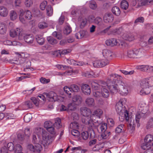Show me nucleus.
Masks as SVG:
<instances>
[{"label":"nucleus","instance_id":"nucleus-1","mask_svg":"<svg viewBox=\"0 0 153 153\" xmlns=\"http://www.w3.org/2000/svg\"><path fill=\"white\" fill-rule=\"evenodd\" d=\"M123 78L120 75L116 74H111L107 77L106 82L105 84L108 86L111 93H114L117 91L116 85L117 83H120Z\"/></svg>","mask_w":153,"mask_h":153},{"label":"nucleus","instance_id":"nucleus-2","mask_svg":"<svg viewBox=\"0 0 153 153\" xmlns=\"http://www.w3.org/2000/svg\"><path fill=\"white\" fill-rule=\"evenodd\" d=\"M145 52L143 48L138 49H135L134 50H130L128 52V56L130 58H139L143 56Z\"/></svg>","mask_w":153,"mask_h":153},{"label":"nucleus","instance_id":"nucleus-3","mask_svg":"<svg viewBox=\"0 0 153 153\" xmlns=\"http://www.w3.org/2000/svg\"><path fill=\"white\" fill-rule=\"evenodd\" d=\"M123 104L121 100H120L117 102L115 106L116 111L118 114L120 115L121 114V113H124V117L126 120H128V113L127 110H125V106L123 107Z\"/></svg>","mask_w":153,"mask_h":153},{"label":"nucleus","instance_id":"nucleus-4","mask_svg":"<svg viewBox=\"0 0 153 153\" xmlns=\"http://www.w3.org/2000/svg\"><path fill=\"white\" fill-rule=\"evenodd\" d=\"M141 117V115L140 113H137L135 116V122L134 119L133 118H129L128 117V120H126L128 121L129 126L128 128L130 127L132 130H134L135 126V123H137V127H139L140 126V124L139 123Z\"/></svg>","mask_w":153,"mask_h":153},{"label":"nucleus","instance_id":"nucleus-5","mask_svg":"<svg viewBox=\"0 0 153 153\" xmlns=\"http://www.w3.org/2000/svg\"><path fill=\"white\" fill-rule=\"evenodd\" d=\"M117 91L114 93L119 92L120 94L122 95H126L128 93V90L127 86L126 84L122 82V80L120 81V83H117L116 85Z\"/></svg>","mask_w":153,"mask_h":153},{"label":"nucleus","instance_id":"nucleus-6","mask_svg":"<svg viewBox=\"0 0 153 153\" xmlns=\"http://www.w3.org/2000/svg\"><path fill=\"white\" fill-rule=\"evenodd\" d=\"M90 139L94 138L95 137V134L94 131L92 128L90 129L88 131L82 132L81 134V137L83 139L86 140L89 137Z\"/></svg>","mask_w":153,"mask_h":153},{"label":"nucleus","instance_id":"nucleus-7","mask_svg":"<svg viewBox=\"0 0 153 153\" xmlns=\"http://www.w3.org/2000/svg\"><path fill=\"white\" fill-rule=\"evenodd\" d=\"M109 63V61L107 59H100L94 61L93 62L94 66L96 68H101L103 67Z\"/></svg>","mask_w":153,"mask_h":153},{"label":"nucleus","instance_id":"nucleus-8","mask_svg":"<svg viewBox=\"0 0 153 153\" xmlns=\"http://www.w3.org/2000/svg\"><path fill=\"white\" fill-rule=\"evenodd\" d=\"M24 39L25 42L28 44H32L33 42L34 37L31 34H22L21 36H20V39L22 40Z\"/></svg>","mask_w":153,"mask_h":153},{"label":"nucleus","instance_id":"nucleus-9","mask_svg":"<svg viewBox=\"0 0 153 153\" xmlns=\"http://www.w3.org/2000/svg\"><path fill=\"white\" fill-rule=\"evenodd\" d=\"M91 84L92 89L94 90L101 89L103 85H105V82L101 81L98 83L96 81H92L91 82Z\"/></svg>","mask_w":153,"mask_h":153},{"label":"nucleus","instance_id":"nucleus-10","mask_svg":"<svg viewBox=\"0 0 153 153\" xmlns=\"http://www.w3.org/2000/svg\"><path fill=\"white\" fill-rule=\"evenodd\" d=\"M136 68L142 71L150 72L153 71V67L148 65H140L137 66Z\"/></svg>","mask_w":153,"mask_h":153},{"label":"nucleus","instance_id":"nucleus-11","mask_svg":"<svg viewBox=\"0 0 153 153\" xmlns=\"http://www.w3.org/2000/svg\"><path fill=\"white\" fill-rule=\"evenodd\" d=\"M105 44L111 47L117 45L118 44L120 45L117 39L114 38H111L107 39L105 41Z\"/></svg>","mask_w":153,"mask_h":153},{"label":"nucleus","instance_id":"nucleus-12","mask_svg":"<svg viewBox=\"0 0 153 153\" xmlns=\"http://www.w3.org/2000/svg\"><path fill=\"white\" fill-rule=\"evenodd\" d=\"M82 98L79 95H76L73 96L72 98L73 103L76 105H79L82 102Z\"/></svg>","mask_w":153,"mask_h":153},{"label":"nucleus","instance_id":"nucleus-13","mask_svg":"<svg viewBox=\"0 0 153 153\" xmlns=\"http://www.w3.org/2000/svg\"><path fill=\"white\" fill-rule=\"evenodd\" d=\"M22 33L21 32V30L18 28L16 30H11L10 32V35L12 37H14L18 35L19 39H20V36H22Z\"/></svg>","mask_w":153,"mask_h":153},{"label":"nucleus","instance_id":"nucleus-14","mask_svg":"<svg viewBox=\"0 0 153 153\" xmlns=\"http://www.w3.org/2000/svg\"><path fill=\"white\" fill-rule=\"evenodd\" d=\"M45 94L52 101H56L58 99V97L56 94L53 91L51 92L48 93H45Z\"/></svg>","mask_w":153,"mask_h":153},{"label":"nucleus","instance_id":"nucleus-15","mask_svg":"<svg viewBox=\"0 0 153 153\" xmlns=\"http://www.w3.org/2000/svg\"><path fill=\"white\" fill-rule=\"evenodd\" d=\"M81 114L83 117L91 116V110L86 107H82L80 109Z\"/></svg>","mask_w":153,"mask_h":153},{"label":"nucleus","instance_id":"nucleus-16","mask_svg":"<svg viewBox=\"0 0 153 153\" xmlns=\"http://www.w3.org/2000/svg\"><path fill=\"white\" fill-rule=\"evenodd\" d=\"M103 19L106 23L111 22L114 20V17L111 13H106L103 17Z\"/></svg>","mask_w":153,"mask_h":153},{"label":"nucleus","instance_id":"nucleus-17","mask_svg":"<svg viewBox=\"0 0 153 153\" xmlns=\"http://www.w3.org/2000/svg\"><path fill=\"white\" fill-rule=\"evenodd\" d=\"M42 136L43 140L46 145L50 144L51 142V137L49 136L47 132L43 134Z\"/></svg>","mask_w":153,"mask_h":153},{"label":"nucleus","instance_id":"nucleus-18","mask_svg":"<svg viewBox=\"0 0 153 153\" xmlns=\"http://www.w3.org/2000/svg\"><path fill=\"white\" fill-rule=\"evenodd\" d=\"M82 122L86 125L91 126L92 120L91 118V116L83 117L82 119Z\"/></svg>","mask_w":153,"mask_h":153},{"label":"nucleus","instance_id":"nucleus-19","mask_svg":"<svg viewBox=\"0 0 153 153\" xmlns=\"http://www.w3.org/2000/svg\"><path fill=\"white\" fill-rule=\"evenodd\" d=\"M83 92L85 95H88L91 92V90L89 85L85 84L82 85L81 88Z\"/></svg>","mask_w":153,"mask_h":153},{"label":"nucleus","instance_id":"nucleus-20","mask_svg":"<svg viewBox=\"0 0 153 153\" xmlns=\"http://www.w3.org/2000/svg\"><path fill=\"white\" fill-rule=\"evenodd\" d=\"M102 53L103 56L106 58L111 59L113 55V52L111 51L106 49L103 50Z\"/></svg>","mask_w":153,"mask_h":153},{"label":"nucleus","instance_id":"nucleus-21","mask_svg":"<svg viewBox=\"0 0 153 153\" xmlns=\"http://www.w3.org/2000/svg\"><path fill=\"white\" fill-rule=\"evenodd\" d=\"M101 89V94L102 97L105 98L108 97L109 95V93L108 90L105 88L104 85Z\"/></svg>","mask_w":153,"mask_h":153},{"label":"nucleus","instance_id":"nucleus-22","mask_svg":"<svg viewBox=\"0 0 153 153\" xmlns=\"http://www.w3.org/2000/svg\"><path fill=\"white\" fill-rule=\"evenodd\" d=\"M8 13V10L5 7L0 6V15L2 17H6Z\"/></svg>","mask_w":153,"mask_h":153},{"label":"nucleus","instance_id":"nucleus-23","mask_svg":"<svg viewBox=\"0 0 153 153\" xmlns=\"http://www.w3.org/2000/svg\"><path fill=\"white\" fill-rule=\"evenodd\" d=\"M149 79H145L142 80L140 83L141 87L144 88H145L149 87Z\"/></svg>","mask_w":153,"mask_h":153},{"label":"nucleus","instance_id":"nucleus-24","mask_svg":"<svg viewBox=\"0 0 153 153\" xmlns=\"http://www.w3.org/2000/svg\"><path fill=\"white\" fill-rule=\"evenodd\" d=\"M68 62L71 65H73L74 66H82L84 64L83 62L82 61H76L73 59L68 60Z\"/></svg>","mask_w":153,"mask_h":153},{"label":"nucleus","instance_id":"nucleus-25","mask_svg":"<svg viewBox=\"0 0 153 153\" xmlns=\"http://www.w3.org/2000/svg\"><path fill=\"white\" fill-rule=\"evenodd\" d=\"M85 102L87 105L90 107L94 106L95 105L94 100L92 98H87L85 100Z\"/></svg>","mask_w":153,"mask_h":153},{"label":"nucleus","instance_id":"nucleus-26","mask_svg":"<svg viewBox=\"0 0 153 153\" xmlns=\"http://www.w3.org/2000/svg\"><path fill=\"white\" fill-rule=\"evenodd\" d=\"M36 39L37 43L40 45L44 44L45 39L43 36L39 35H37L36 36Z\"/></svg>","mask_w":153,"mask_h":153},{"label":"nucleus","instance_id":"nucleus-27","mask_svg":"<svg viewBox=\"0 0 153 153\" xmlns=\"http://www.w3.org/2000/svg\"><path fill=\"white\" fill-rule=\"evenodd\" d=\"M124 127V125L123 124L118 125L115 128V133L120 134V133L124 132L125 131Z\"/></svg>","mask_w":153,"mask_h":153},{"label":"nucleus","instance_id":"nucleus-28","mask_svg":"<svg viewBox=\"0 0 153 153\" xmlns=\"http://www.w3.org/2000/svg\"><path fill=\"white\" fill-rule=\"evenodd\" d=\"M111 134V133L110 131L106 130L101 132V137L102 139H105L109 138Z\"/></svg>","mask_w":153,"mask_h":153},{"label":"nucleus","instance_id":"nucleus-29","mask_svg":"<svg viewBox=\"0 0 153 153\" xmlns=\"http://www.w3.org/2000/svg\"><path fill=\"white\" fill-rule=\"evenodd\" d=\"M149 87L142 88L140 91V94L141 95H145L149 94L150 92V90Z\"/></svg>","mask_w":153,"mask_h":153},{"label":"nucleus","instance_id":"nucleus-30","mask_svg":"<svg viewBox=\"0 0 153 153\" xmlns=\"http://www.w3.org/2000/svg\"><path fill=\"white\" fill-rule=\"evenodd\" d=\"M47 39L48 43L52 45H55L58 42L57 40L52 36L47 37Z\"/></svg>","mask_w":153,"mask_h":153},{"label":"nucleus","instance_id":"nucleus-31","mask_svg":"<svg viewBox=\"0 0 153 153\" xmlns=\"http://www.w3.org/2000/svg\"><path fill=\"white\" fill-rule=\"evenodd\" d=\"M112 13L115 15L118 16L120 15L121 11L119 8L117 6H114L111 9Z\"/></svg>","mask_w":153,"mask_h":153},{"label":"nucleus","instance_id":"nucleus-32","mask_svg":"<svg viewBox=\"0 0 153 153\" xmlns=\"http://www.w3.org/2000/svg\"><path fill=\"white\" fill-rule=\"evenodd\" d=\"M34 149L35 153H40L42 150V147L40 144L37 143L35 144Z\"/></svg>","mask_w":153,"mask_h":153},{"label":"nucleus","instance_id":"nucleus-33","mask_svg":"<svg viewBox=\"0 0 153 153\" xmlns=\"http://www.w3.org/2000/svg\"><path fill=\"white\" fill-rule=\"evenodd\" d=\"M72 151L76 150L74 153H85L87 151V150L85 149L82 150L80 147H73L71 149Z\"/></svg>","mask_w":153,"mask_h":153},{"label":"nucleus","instance_id":"nucleus-34","mask_svg":"<svg viewBox=\"0 0 153 153\" xmlns=\"http://www.w3.org/2000/svg\"><path fill=\"white\" fill-rule=\"evenodd\" d=\"M150 0H138V6L140 7L146 5L148 4V3H150Z\"/></svg>","mask_w":153,"mask_h":153},{"label":"nucleus","instance_id":"nucleus-35","mask_svg":"<svg viewBox=\"0 0 153 153\" xmlns=\"http://www.w3.org/2000/svg\"><path fill=\"white\" fill-rule=\"evenodd\" d=\"M123 38L125 40L131 41L134 39V36L130 34H124L123 36Z\"/></svg>","mask_w":153,"mask_h":153},{"label":"nucleus","instance_id":"nucleus-36","mask_svg":"<svg viewBox=\"0 0 153 153\" xmlns=\"http://www.w3.org/2000/svg\"><path fill=\"white\" fill-rule=\"evenodd\" d=\"M53 126L57 128H60L62 126L61 119L59 118H57L55 120V123H54Z\"/></svg>","mask_w":153,"mask_h":153},{"label":"nucleus","instance_id":"nucleus-37","mask_svg":"<svg viewBox=\"0 0 153 153\" xmlns=\"http://www.w3.org/2000/svg\"><path fill=\"white\" fill-rule=\"evenodd\" d=\"M22 146L19 144H16L15 146L14 149L15 153H20L22 152Z\"/></svg>","mask_w":153,"mask_h":153},{"label":"nucleus","instance_id":"nucleus-38","mask_svg":"<svg viewBox=\"0 0 153 153\" xmlns=\"http://www.w3.org/2000/svg\"><path fill=\"white\" fill-rule=\"evenodd\" d=\"M7 31L6 26L4 24H0V33L4 34L6 33Z\"/></svg>","mask_w":153,"mask_h":153},{"label":"nucleus","instance_id":"nucleus-39","mask_svg":"<svg viewBox=\"0 0 153 153\" xmlns=\"http://www.w3.org/2000/svg\"><path fill=\"white\" fill-rule=\"evenodd\" d=\"M144 142L147 143H150L153 140V136L151 134H148L145 138Z\"/></svg>","mask_w":153,"mask_h":153},{"label":"nucleus","instance_id":"nucleus-40","mask_svg":"<svg viewBox=\"0 0 153 153\" xmlns=\"http://www.w3.org/2000/svg\"><path fill=\"white\" fill-rule=\"evenodd\" d=\"M47 14L49 16H51L53 14V9L51 5H48L46 8Z\"/></svg>","mask_w":153,"mask_h":153},{"label":"nucleus","instance_id":"nucleus-41","mask_svg":"<svg viewBox=\"0 0 153 153\" xmlns=\"http://www.w3.org/2000/svg\"><path fill=\"white\" fill-rule=\"evenodd\" d=\"M151 145L150 143H145L143 144L141 146V148L143 150H148L151 149Z\"/></svg>","mask_w":153,"mask_h":153},{"label":"nucleus","instance_id":"nucleus-42","mask_svg":"<svg viewBox=\"0 0 153 153\" xmlns=\"http://www.w3.org/2000/svg\"><path fill=\"white\" fill-rule=\"evenodd\" d=\"M70 87L71 92H77L79 90V87L76 85H71Z\"/></svg>","mask_w":153,"mask_h":153},{"label":"nucleus","instance_id":"nucleus-43","mask_svg":"<svg viewBox=\"0 0 153 153\" xmlns=\"http://www.w3.org/2000/svg\"><path fill=\"white\" fill-rule=\"evenodd\" d=\"M120 6L122 9L126 10L128 7V2L126 1L123 0L121 3Z\"/></svg>","mask_w":153,"mask_h":153},{"label":"nucleus","instance_id":"nucleus-44","mask_svg":"<svg viewBox=\"0 0 153 153\" xmlns=\"http://www.w3.org/2000/svg\"><path fill=\"white\" fill-rule=\"evenodd\" d=\"M31 100L33 105L34 104L36 106H38L40 103V100L38 98L32 97L31 98Z\"/></svg>","mask_w":153,"mask_h":153},{"label":"nucleus","instance_id":"nucleus-45","mask_svg":"<svg viewBox=\"0 0 153 153\" xmlns=\"http://www.w3.org/2000/svg\"><path fill=\"white\" fill-rule=\"evenodd\" d=\"M24 16L25 18L27 20L30 19L32 17L31 12L28 10L25 11L24 12Z\"/></svg>","mask_w":153,"mask_h":153},{"label":"nucleus","instance_id":"nucleus-46","mask_svg":"<svg viewBox=\"0 0 153 153\" xmlns=\"http://www.w3.org/2000/svg\"><path fill=\"white\" fill-rule=\"evenodd\" d=\"M102 111L100 109H98L94 111L92 115H93L98 117L100 118V117L102 115Z\"/></svg>","mask_w":153,"mask_h":153},{"label":"nucleus","instance_id":"nucleus-47","mask_svg":"<svg viewBox=\"0 0 153 153\" xmlns=\"http://www.w3.org/2000/svg\"><path fill=\"white\" fill-rule=\"evenodd\" d=\"M10 19L12 20H15L17 17V15L16 12L11 10L10 13Z\"/></svg>","mask_w":153,"mask_h":153},{"label":"nucleus","instance_id":"nucleus-48","mask_svg":"<svg viewBox=\"0 0 153 153\" xmlns=\"http://www.w3.org/2000/svg\"><path fill=\"white\" fill-rule=\"evenodd\" d=\"M80 27L81 28H83L85 26L87 22V20L86 18H82L80 20Z\"/></svg>","mask_w":153,"mask_h":153},{"label":"nucleus","instance_id":"nucleus-49","mask_svg":"<svg viewBox=\"0 0 153 153\" xmlns=\"http://www.w3.org/2000/svg\"><path fill=\"white\" fill-rule=\"evenodd\" d=\"M89 7L92 10H95L97 7V5L94 1H91L89 2Z\"/></svg>","mask_w":153,"mask_h":153},{"label":"nucleus","instance_id":"nucleus-50","mask_svg":"<svg viewBox=\"0 0 153 153\" xmlns=\"http://www.w3.org/2000/svg\"><path fill=\"white\" fill-rule=\"evenodd\" d=\"M6 119H15V117L12 113L10 112L5 113Z\"/></svg>","mask_w":153,"mask_h":153},{"label":"nucleus","instance_id":"nucleus-51","mask_svg":"<svg viewBox=\"0 0 153 153\" xmlns=\"http://www.w3.org/2000/svg\"><path fill=\"white\" fill-rule=\"evenodd\" d=\"M99 126L101 132L106 130L107 128V124L105 123H103L100 124Z\"/></svg>","mask_w":153,"mask_h":153},{"label":"nucleus","instance_id":"nucleus-52","mask_svg":"<svg viewBox=\"0 0 153 153\" xmlns=\"http://www.w3.org/2000/svg\"><path fill=\"white\" fill-rule=\"evenodd\" d=\"M64 90L65 92L69 95V97H71V92L70 87H68L67 86H65L64 88Z\"/></svg>","mask_w":153,"mask_h":153},{"label":"nucleus","instance_id":"nucleus-53","mask_svg":"<svg viewBox=\"0 0 153 153\" xmlns=\"http://www.w3.org/2000/svg\"><path fill=\"white\" fill-rule=\"evenodd\" d=\"M72 31L71 28L70 26L68 25H67L65 28V30L63 31L64 33L67 35L69 34Z\"/></svg>","mask_w":153,"mask_h":153},{"label":"nucleus","instance_id":"nucleus-54","mask_svg":"<svg viewBox=\"0 0 153 153\" xmlns=\"http://www.w3.org/2000/svg\"><path fill=\"white\" fill-rule=\"evenodd\" d=\"M48 26V24L45 22H40L38 24V27L40 29H43Z\"/></svg>","mask_w":153,"mask_h":153},{"label":"nucleus","instance_id":"nucleus-55","mask_svg":"<svg viewBox=\"0 0 153 153\" xmlns=\"http://www.w3.org/2000/svg\"><path fill=\"white\" fill-rule=\"evenodd\" d=\"M94 22L96 24L100 25L102 23V19L100 17H97L95 19Z\"/></svg>","mask_w":153,"mask_h":153},{"label":"nucleus","instance_id":"nucleus-56","mask_svg":"<svg viewBox=\"0 0 153 153\" xmlns=\"http://www.w3.org/2000/svg\"><path fill=\"white\" fill-rule=\"evenodd\" d=\"M46 130L52 134L54 135L56 134V132L53 126L48 128H46Z\"/></svg>","mask_w":153,"mask_h":153},{"label":"nucleus","instance_id":"nucleus-57","mask_svg":"<svg viewBox=\"0 0 153 153\" xmlns=\"http://www.w3.org/2000/svg\"><path fill=\"white\" fill-rule=\"evenodd\" d=\"M71 134L76 137H78L80 135L79 131L76 129L72 130L71 131Z\"/></svg>","mask_w":153,"mask_h":153},{"label":"nucleus","instance_id":"nucleus-58","mask_svg":"<svg viewBox=\"0 0 153 153\" xmlns=\"http://www.w3.org/2000/svg\"><path fill=\"white\" fill-rule=\"evenodd\" d=\"M7 146L8 150L9 151H11L14 150L15 146L13 144L12 142L8 143L7 145Z\"/></svg>","mask_w":153,"mask_h":153},{"label":"nucleus","instance_id":"nucleus-59","mask_svg":"<svg viewBox=\"0 0 153 153\" xmlns=\"http://www.w3.org/2000/svg\"><path fill=\"white\" fill-rule=\"evenodd\" d=\"M32 117L30 114H27L24 117V120L26 123H28L32 119Z\"/></svg>","mask_w":153,"mask_h":153},{"label":"nucleus","instance_id":"nucleus-60","mask_svg":"<svg viewBox=\"0 0 153 153\" xmlns=\"http://www.w3.org/2000/svg\"><path fill=\"white\" fill-rule=\"evenodd\" d=\"M69 53V51L67 50H64L62 51L61 52L59 51H56L55 52L54 54H56L57 56H58L57 55L58 53H59L60 55H65L66 54Z\"/></svg>","mask_w":153,"mask_h":153},{"label":"nucleus","instance_id":"nucleus-61","mask_svg":"<svg viewBox=\"0 0 153 153\" xmlns=\"http://www.w3.org/2000/svg\"><path fill=\"white\" fill-rule=\"evenodd\" d=\"M74 105L75 104H74L73 102L69 104L68 105V110H74L76 108V107Z\"/></svg>","mask_w":153,"mask_h":153},{"label":"nucleus","instance_id":"nucleus-62","mask_svg":"<svg viewBox=\"0 0 153 153\" xmlns=\"http://www.w3.org/2000/svg\"><path fill=\"white\" fill-rule=\"evenodd\" d=\"M144 21V19L143 17H140L137 18L134 21V23L137 24L138 23H143Z\"/></svg>","mask_w":153,"mask_h":153},{"label":"nucleus","instance_id":"nucleus-63","mask_svg":"<svg viewBox=\"0 0 153 153\" xmlns=\"http://www.w3.org/2000/svg\"><path fill=\"white\" fill-rule=\"evenodd\" d=\"M141 45L144 47L143 48L145 49L148 48L149 49L150 47L149 45L147 44V43L146 42L144 41H142L140 43Z\"/></svg>","mask_w":153,"mask_h":153},{"label":"nucleus","instance_id":"nucleus-64","mask_svg":"<svg viewBox=\"0 0 153 153\" xmlns=\"http://www.w3.org/2000/svg\"><path fill=\"white\" fill-rule=\"evenodd\" d=\"M47 4V1H44L40 4V9L42 10H44Z\"/></svg>","mask_w":153,"mask_h":153}]
</instances>
